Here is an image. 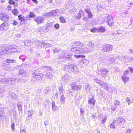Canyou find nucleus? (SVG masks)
Instances as JSON below:
<instances>
[{"label":"nucleus","mask_w":133,"mask_h":133,"mask_svg":"<svg viewBox=\"0 0 133 133\" xmlns=\"http://www.w3.org/2000/svg\"><path fill=\"white\" fill-rule=\"evenodd\" d=\"M0 81L1 82L6 84L10 85L15 84L17 82L23 81V80L22 79H16L15 78H2Z\"/></svg>","instance_id":"f257e3e1"},{"label":"nucleus","mask_w":133,"mask_h":133,"mask_svg":"<svg viewBox=\"0 0 133 133\" xmlns=\"http://www.w3.org/2000/svg\"><path fill=\"white\" fill-rule=\"evenodd\" d=\"M63 55L61 56V58H65V59L70 61H73L71 56L72 54L67 50L63 51Z\"/></svg>","instance_id":"f03ea898"},{"label":"nucleus","mask_w":133,"mask_h":133,"mask_svg":"<svg viewBox=\"0 0 133 133\" xmlns=\"http://www.w3.org/2000/svg\"><path fill=\"white\" fill-rule=\"evenodd\" d=\"M95 49L94 43L92 42H89L87 44L85 51L88 52H91L93 51Z\"/></svg>","instance_id":"7ed1b4c3"},{"label":"nucleus","mask_w":133,"mask_h":133,"mask_svg":"<svg viewBox=\"0 0 133 133\" xmlns=\"http://www.w3.org/2000/svg\"><path fill=\"white\" fill-rule=\"evenodd\" d=\"M102 48L101 49L103 52H108L111 51L113 46L110 44H104L102 45Z\"/></svg>","instance_id":"20e7f679"},{"label":"nucleus","mask_w":133,"mask_h":133,"mask_svg":"<svg viewBox=\"0 0 133 133\" xmlns=\"http://www.w3.org/2000/svg\"><path fill=\"white\" fill-rule=\"evenodd\" d=\"M32 75L34 78L37 80H38L42 79L43 76L42 74L37 73L36 70H34L32 71Z\"/></svg>","instance_id":"39448f33"},{"label":"nucleus","mask_w":133,"mask_h":133,"mask_svg":"<svg viewBox=\"0 0 133 133\" xmlns=\"http://www.w3.org/2000/svg\"><path fill=\"white\" fill-rule=\"evenodd\" d=\"M93 95L91 94L89 96V99L88 101V103L90 105H92L94 106L95 104L96 100L93 97Z\"/></svg>","instance_id":"423d86ee"},{"label":"nucleus","mask_w":133,"mask_h":133,"mask_svg":"<svg viewBox=\"0 0 133 133\" xmlns=\"http://www.w3.org/2000/svg\"><path fill=\"white\" fill-rule=\"evenodd\" d=\"M116 121L117 125H123L125 122L124 119L119 117L117 118Z\"/></svg>","instance_id":"0eeeda50"},{"label":"nucleus","mask_w":133,"mask_h":133,"mask_svg":"<svg viewBox=\"0 0 133 133\" xmlns=\"http://www.w3.org/2000/svg\"><path fill=\"white\" fill-rule=\"evenodd\" d=\"M35 21L38 24H40L43 22L44 19L42 17L38 16L34 18Z\"/></svg>","instance_id":"6e6552de"},{"label":"nucleus","mask_w":133,"mask_h":133,"mask_svg":"<svg viewBox=\"0 0 133 133\" xmlns=\"http://www.w3.org/2000/svg\"><path fill=\"white\" fill-rule=\"evenodd\" d=\"M8 23L6 22H4L0 26V30L5 31L9 28Z\"/></svg>","instance_id":"1a4fd4ad"},{"label":"nucleus","mask_w":133,"mask_h":133,"mask_svg":"<svg viewBox=\"0 0 133 133\" xmlns=\"http://www.w3.org/2000/svg\"><path fill=\"white\" fill-rule=\"evenodd\" d=\"M106 62L110 64H113L115 63V59L114 57H108L105 59Z\"/></svg>","instance_id":"9d476101"},{"label":"nucleus","mask_w":133,"mask_h":133,"mask_svg":"<svg viewBox=\"0 0 133 133\" xmlns=\"http://www.w3.org/2000/svg\"><path fill=\"white\" fill-rule=\"evenodd\" d=\"M101 74L102 77H105L108 74L109 72V70L106 68H102L100 69Z\"/></svg>","instance_id":"9b49d317"},{"label":"nucleus","mask_w":133,"mask_h":133,"mask_svg":"<svg viewBox=\"0 0 133 133\" xmlns=\"http://www.w3.org/2000/svg\"><path fill=\"white\" fill-rule=\"evenodd\" d=\"M107 18V22L108 25L110 26H111L114 24V22L112 21V18L111 16L109 15H107L106 16Z\"/></svg>","instance_id":"f8f14e48"},{"label":"nucleus","mask_w":133,"mask_h":133,"mask_svg":"<svg viewBox=\"0 0 133 133\" xmlns=\"http://www.w3.org/2000/svg\"><path fill=\"white\" fill-rule=\"evenodd\" d=\"M0 18L3 21H7L9 18L7 14L2 13L0 14Z\"/></svg>","instance_id":"ddd939ff"},{"label":"nucleus","mask_w":133,"mask_h":133,"mask_svg":"<svg viewBox=\"0 0 133 133\" xmlns=\"http://www.w3.org/2000/svg\"><path fill=\"white\" fill-rule=\"evenodd\" d=\"M75 68H76V66H74L73 65H68L66 67V69L69 72L73 71Z\"/></svg>","instance_id":"4468645a"},{"label":"nucleus","mask_w":133,"mask_h":133,"mask_svg":"<svg viewBox=\"0 0 133 133\" xmlns=\"http://www.w3.org/2000/svg\"><path fill=\"white\" fill-rule=\"evenodd\" d=\"M19 75L23 77L27 75L26 73L23 69H21L19 70Z\"/></svg>","instance_id":"2eb2a0df"},{"label":"nucleus","mask_w":133,"mask_h":133,"mask_svg":"<svg viewBox=\"0 0 133 133\" xmlns=\"http://www.w3.org/2000/svg\"><path fill=\"white\" fill-rule=\"evenodd\" d=\"M100 86L106 90H108L109 89V87L108 84L103 81L101 82Z\"/></svg>","instance_id":"dca6fc26"},{"label":"nucleus","mask_w":133,"mask_h":133,"mask_svg":"<svg viewBox=\"0 0 133 133\" xmlns=\"http://www.w3.org/2000/svg\"><path fill=\"white\" fill-rule=\"evenodd\" d=\"M84 12L83 10H79V13H76L75 15L77 19H79L81 18V14L84 15Z\"/></svg>","instance_id":"f3484780"},{"label":"nucleus","mask_w":133,"mask_h":133,"mask_svg":"<svg viewBox=\"0 0 133 133\" xmlns=\"http://www.w3.org/2000/svg\"><path fill=\"white\" fill-rule=\"evenodd\" d=\"M30 43H34V44L36 45H39V41L36 39V38L31 39L30 40Z\"/></svg>","instance_id":"a211bd4d"},{"label":"nucleus","mask_w":133,"mask_h":133,"mask_svg":"<svg viewBox=\"0 0 133 133\" xmlns=\"http://www.w3.org/2000/svg\"><path fill=\"white\" fill-rule=\"evenodd\" d=\"M79 49V46L78 45H73L72 48H71V50L72 51H76L78 52Z\"/></svg>","instance_id":"6ab92c4d"},{"label":"nucleus","mask_w":133,"mask_h":133,"mask_svg":"<svg viewBox=\"0 0 133 133\" xmlns=\"http://www.w3.org/2000/svg\"><path fill=\"white\" fill-rule=\"evenodd\" d=\"M133 98L131 97H128L126 98V101L128 103L129 105L132 103Z\"/></svg>","instance_id":"aec40b11"},{"label":"nucleus","mask_w":133,"mask_h":133,"mask_svg":"<svg viewBox=\"0 0 133 133\" xmlns=\"http://www.w3.org/2000/svg\"><path fill=\"white\" fill-rule=\"evenodd\" d=\"M121 77L123 82L124 83H125L127 82L128 81L129 77L127 76H122Z\"/></svg>","instance_id":"412c9836"},{"label":"nucleus","mask_w":133,"mask_h":133,"mask_svg":"<svg viewBox=\"0 0 133 133\" xmlns=\"http://www.w3.org/2000/svg\"><path fill=\"white\" fill-rule=\"evenodd\" d=\"M79 51H78V52H76V54L79 53L81 54V53H85V50L83 48H82V47L80 46H79Z\"/></svg>","instance_id":"4be33fe9"},{"label":"nucleus","mask_w":133,"mask_h":133,"mask_svg":"<svg viewBox=\"0 0 133 133\" xmlns=\"http://www.w3.org/2000/svg\"><path fill=\"white\" fill-rule=\"evenodd\" d=\"M117 124L115 120H114L113 121V122L110 125V128H111L114 129L116 126L117 125Z\"/></svg>","instance_id":"5701e85b"},{"label":"nucleus","mask_w":133,"mask_h":133,"mask_svg":"<svg viewBox=\"0 0 133 133\" xmlns=\"http://www.w3.org/2000/svg\"><path fill=\"white\" fill-rule=\"evenodd\" d=\"M70 78V76L65 74L63 75L62 77V79L64 81L67 80Z\"/></svg>","instance_id":"b1692460"},{"label":"nucleus","mask_w":133,"mask_h":133,"mask_svg":"<svg viewBox=\"0 0 133 133\" xmlns=\"http://www.w3.org/2000/svg\"><path fill=\"white\" fill-rule=\"evenodd\" d=\"M5 62L6 63H15L16 62V61L15 59H6Z\"/></svg>","instance_id":"393cba45"},{"label":"nucleus","mask_w":133,"mask_h":133,"mask_svg":"<svg viewBox=\"0 0 133 133\" xmlns=\"http://www.w3.org/2000/svg\"><path fill=\"white\" fill-rule=\"evenodd\" d=\"M15 46V48L12 49H10L7 52L9 54H14V52H16L15 49L17 48V46L15 45H14Z\"/></svg>","instance_id":"a878e982"},{"label":"nucleus","mask_w":133,"mask_h":133,"mask_svg":"<svg viewBox=\"0 0 133 133\" xmlns=\"http://www.w3.org/2000/svg\"><path fill=\"white\" fill-rule=\"evenodd\" d=\"M41 70L43 69V70H51L52 69V68L50 66H42L41 67Z\"/></svg>","instance_id":"bb28decb"},{"label":"nucleus","mask_w":133,"mask_h":133,"mask_svg":"<svg viewBox=\"0 0 133 133\" xmlns=\"http://www.w3.org/2000/svg\"><path fill=\"white\" fill-rule=\"evenodd\" d=\"M51 91V89L50 88H46L44 89L43 91V93L44 94H48L49 92Z\"/></svg>","instance_id":"cd10ccee"},{"label":"nucleus","mask_w":133,"mask_h":133,"mask_svg":"<svg viewBox=\"0 0 133 133\" xmlns=\"http://www.w3.org/2000/svg\"><path fill=\"white\" fill-rule=\"evenodd\" d=\"M60 96V102L61 104H64L65 103V97H64V95H62Z\"/></svg>","instance_id":"c85d7f7f"},{"label":"nucleus","mask_w":133,"mask_h":133,"mask_svg":"<svg viewBox=\"0 0 133 133\" xmlns=\"http://www.w3.org/2000/svg\"><path fill=\"white\" fill-rule=\"evenodd\" d=\"M63 88L62 86L59 87V94L60 95H64L63 94Z\"/></svg>","instance_id":"c756f323"},{"label":"nucleus","mask_w":133,"mask_h":133,"mask_svg":"<svg viewBox=\"0 0 133 133\" xmlns=\"http://www.w3.org/2000/svg\"><path fill=\"white\" fill-rule=\"evenodd\" d=\"M105 31V29L103 26L100 27L97 29V31L101 32H104Z\"/></svg>","instance_id":"7c9ffc66"},{"label":"nucleus","mask_w":133,"mask_h":133,"mask_svg":"<svg viewBox=\"0 0 133 133\" xmlns=\"http://www.w3.org/2000/svg\"><path fill=\"white\" fill-rule=\"evenodd\" d=\"M119 59L122 61L123 63H125L127 61L126 60V58L124 56H122L119 58Z\"/></svg>","instance_id":"2f4dec72"},{"label":"nucleus","mask_w":133,"mask_h":133,"mask_svg":"<svg viewBox=\"0 0 133 133\" xmlns=\"http://www.w3.org/2000/svg\"><path fill=\"white\" fill-rule=\"evenodd\" d=\"M45 76L47 78L50 79L52 78L53 76L49 72L46 73V74H45Z\"/></svg>","instance_id":"473e14b6"},{"label":"nucleus","mask_w":133,"mask_h":133,"mask_svg":"<svg viewBox=\"0 0 133 133\" xmlns=\"http://www.w3.org/2000/svg\"><path fill=\"white\" fill-rule=\"evenodd\" d=\"M22 105L20 104L19 103L17 104L18 108L19 113L22 112Z\"/></svg>","instance_id":"72a5a7b5"},{"label":"nucleus","mask_w":133,"mask_h":133,"mask_svg":"<svg viewBox=\"0 0 133 133\" xmlns=\"http://www.w3.org/2000/svg\"><path fill=\"white\" fill-rule=\"evenodd\" d=\"M76 83L74 82H72L71 83L70 85L71 86L72 90H74L75 88L76 85Z\"/></svg>","instance_id":"f704fd0d"},{"label":"nucleus","mask_w":133,"mask_h":133,"mask_svg":"<svg viewBox=\"0 0 133 133\" xmlns=\"http://www.w3.org/2000/svg\"><path fill=\"white\" fill-rule=\"evenodd\" d=\"M30 40H26L24 42V45L26 46H29L30 45Z\"/></svg>","instance_id":"c9c22d12"},{"label":"nucleus","mask_w":133,"mask_h":133,"mask_svg":"<svg viewBox=\"0 0 133 133\" xmlns=\"http://www.w3.org/2000/svg\"><path fill=\"white\" fill-rule=\"evenodd\" d=\"M12 12L15 15H17L18 13L17 9H14L12 10Z\"/></svg>","instance_id":"e433bc0d"},{"label":"nucleus","mask_w":133,"mask_h":133,"mask_svg":"<svg viewBox=\"0 0 133 133\" xmlns=\"http://www.w3.org/2000/svg\"><path fill=\"white\" fill-rule=\"evenodd\" d=\"M41 44L43 45L46 46V47H49L50 46H51V45L49 43L47 44L45 42H42L41 43Z\"/></svg>","instance_id":"4c0bfd02"},{"label":"nucleus","mask_w":133,"mask_h":133,"mask_svg":"<svg viewBox=\"0 0 133 133\" xmlns=\"http://www.w3.org/2000/svg\"><path fill=\"white\" fill-rule=\"evenodd\" d=\"M94 81L96 83L99 84L100 85H101V83L102 82L101 80L98 79L97 78H96L94 79Z\"/></svg>","instance_id":"58836bf2"},{"label":"nucleus","mask_w":133,"mask_h":133,"mask_svg":"<svg viewBox=\"0 0 133 133\" xmlns=\"http://www.w3.org/2000/svg\"><path fill=\"white\" fill-rule=\"evenodd\" d=\"M29 16L30 17L32 18L35 17L36 16V15L32 12H30V14H29Z\"/></svg>","instance_id":"ea45409f"},{"label":"nucleus","mask_w":133,"mask_h":133,"mask_svg":"<svg viewBox=\"0 0 133 133\" xmlns=\"http://www.w3.org/2000/svg\"><path fill=\"white\" fill-rule=\"evenodd\" d=\"M58 11V10H56L52 11V13L53 16H55L57 15V13Z\"/></svg>","instance_id":"a19ab883"},{"label":"nucleus","mask_w":133,"mask_h":133,"mask_svg":"<svg viewBox=\"0 0 133 133\" xmlns=\"http://www.w3.org/2000/svg\"><path fill=\"white\" fill-rule=\"evenodd\" d=\"M90 87L88 85H86V87L85 88V90L87 92H89L90 90Z\"/></svg>","instance_id":"79ce46f5"},{"label":"nucleus","mask_w":133,"mask_h":133,"mask_svg":"<svg viewBox=\"0 0 133 133\" xmlns=\"http://www.w3.org/2000/svg\"><path fill=\"white\" fill-rule=\"evenodd\" d=\"M81 86L80 85H76L75 88V90L76 89L78 90H79L81 88Z\"/></svg>","instance_id":"37998d69"},{"label":"nucleus","mask_w":133,"mask_h":133,"mask_svg":"<svg viewBox=\"0 0 133 133\" xmlns=\"http://www.w3.org/2000/svg\"><path fill=\"white\" fill-rule=\"evenodd\" d=\"M25 56L24 55H22L20 56L19 58L20 59H22V61H24L25 60Z\"/></svg>","instance_id":"c03bdc74"},{"label":"nucleus","mask_w":133,"mask_h":133,"mask_svg":"<svg viewBox=\"0 0 133 133\" xmlns=\"http://www.w3.org/2000/svg\"><path fill=\"white\" fill-rule=\"evenodd\" d=\"M59 19L60 20L61 22L63 23H65L66 20L65 19L62 17H60Z\"/></svg>","instance_id":"a18cd8bd"},{"label":"nucleus","mask_w":133,"mask_h":133,"mask_svg":"<svg viewBox=\"0 0 133 133\" xmlns=\"http://www.w3.org/2000/svg\"><path fill=\"white\" fill-rule=\"evenodd\" d=\"M52 22H50L48 23L47 25V28L48 29H49L52 26Z\"/></svg>","instance_id":"49530a36"},{"label":"nucleus","mask_w":133,"mask_h":133,"mask_svg":"<svg viewBox=\"0 0 133 133\" xmlns=\"http://www.w3.org/2000/svg\"><path fill=\"white\" fill-rule=\"evenodd\" d=\"M4 109L3 108H1L0 109V115H4Z\"/></svg>","instance_id":"de8ad7c7"},{"label":"nucleus","mask_w":133,"mask_h":133,"mask_svg":"<svg viewBox=\"0 0 133 133\" xmlns=\"http://www.w3.org/2000/svg\"><path fill=\"white\" fill-rule=\"evenodd\" d=\"M24 17L22 15H20L18 16V18L19 20L22 21L23 20H24Z\"/></svg>","instance_id":"09e8293b"},{"label":"nucleus","mask_w":133,"mask_h":133,"mask_svg":"<svg viewBox=\"0 0 133 133\" xmlns=\"http://www.w3.org/2000/svg\"><path fill=\"white\" fill-rule=\"evenodd\" d=\"M120 103L119 101L117 100H115L114 102V106H116V107Z\"/></svg>","instance_id":"8fccbe9b"},{"label":"nucleus","mask_w":133,"mask_h":133,"mask_svg":"<svg viewBox=\"0 0 133 133\" xmlns=\"http://www.w3.org/2000/svg\"><path fill=\"white\" fill-rule=\"evenodd\" d=\"M10 96H11V98L12 99H16V96L14 94V93H12L11 94V95H10Z\"/></svg>","instance_id":"3c124183"},{"label":"nucleus","mask_w":133,"mask_h":133,"mask_svg":"<svg viewBox=\"0 0 133 133\" xmlns=\"http://www.w3.org/2000/svg\"><path fill=\"white\" fill-rule=\"evenodd\" d=\"M9 3L10 5H14L15 3V2L13 0H10L9 2Z\"/></svg>","instance_id":"603ef678"},{"label":"nucleus","mask_w":133,"mask_h":133,"mask_svg":"<svg viewBox=\"0 0 133 133\" xmlns=\"http://www.w3.org/2000/svg\"><path fill=\"white\" fill-rule=\"evenodd\" d=\"M54 27L56 29H58L59 27V24L58 23H56L54 25Z\"/></svg>","instance_id":"864d4df0"},{"label":"nucleus","mask_w":133,"mask_h":133,"mask_svg":"<svg viewBox=\"0 0 133 133\" xmlns=\"http://www.w3.org/2000/svg\"><path fill=\"white\" fill-rule=\"evenodd\" d=\"M107 118V116H106L104 117V118L102 120V122L103 124H104L106 121Z\"/></svg>","instance_id":"5fc2aeb1"},{"label":"nucleus","mask_w":133,"mask_h":133,"mask_svg":"<svg viewBox=\"0 0 133 133\" xmlns=\"http://www.w3.org/2000/svg\"><path fill=\"white\" fill-rule=\"evenodd\" d=\"M53 16V14L52 12H50L46 14V16L48 17L51 16Z\"/></svg>","instance_id":"6e6d98bb"},{"label":"nucleus","mask_w":133,"mask_h":133,"mask_svg":"<svg viewBox=\"0 0 133 133\" xmlns=\"http://www.w3.org/2000/svg\"><path fill=\"white\" fill-rule=\"evenodd\" d=\"M26 129H22V127H21L20 129V133H25Z\"/></svg>","instance_id":"4d7b16f0"},{"label":"nucleus","mask_w":133,"mask_h":133,"mask_svg":"<svg viewBox=\"0 0 133 133\" xmlns=\"http://www.w3.org/2000/svg\"><path fill=\"white\" fill-rule=\"evenodd\" d=\"M85 11L88 14V15L91 13L89 9H85Z\"/></svg>","instance_id":"13d9d810"},{"label":"nucleus","mask_w":133,"mask_h":133,"mask_svg":"<svg viewBox=\"0 0 133 133\" xmlns=\"http://www.w3.org/2000/svg\"><path fill=\"white\" fill-rule=\"evenodd\" d=\"M84 110L83 109H80V112H81V115L82 116H83L84 115Z\"/></svg>","instance_id":"bf43d9fd"},{"label":"nucleus","mask_w":133,"mask_h":133,"mask_svg":"<svg viewBox=\"0 0 133 133\" xmlns=\"http://www.w3.org/2000/svg\"><path fill=\"white\" fill-rule=\"evenodd\" d=\"M93 15L91 12L90 14H88V17L90 19H91L92 18Z\"/></svg>","instance_id":"052dcab7"},{"label":"nucleus","mask_w":133,"mask_h":133,"mask_svg":"<svg viewBox=\"0 0 133 133\" xmlns=\"http://www.w3.org/2000/svg\"><path fill=\"white\" fill-rule=\"evenodd\" d=\"M129 71L128 70H126L124 72L122 76H127V75L129 73Z\"/></svg>","instance_id":"680f3d73"},{"label":"nucleus","mask_w":133,"mask_h":133,"mask_svg":"<svg viewBox=\"0 0 133 133\" xmlns=\"http://www.w3.org/2000/svg\"><path fill=\"white\" fill-rule=\"evenodd\" d=\"M12 22L13 25L14 26L17 25L18 24L17 22L14 20H13Z\"/></svg>","instance_id":"e2e57ef3"},{"label":"nucleus","mask_w":133,"mask_h":133,"mask_svg":"<svg viewBox=\"0 0 133 133\" xmlns=\"http://www.w3.org/2000/svg\"><path fill=\"white\" fill-rule=\"evenodd\" d=\"M53 51L54 52H57L58 53L59 52V50H57L56 48H55V49L53 50Z\"/></svg>","instance_id":"0e129e2a"},{"label":"nucleus","mask_w":133,"mask_h":133,"mask_svg":"<svg viewBox=\"0 0 133 133\" xmlns=\"http://www.w3.org/2000/svg\"><path fill=\"white\" fill-rule=\"evenodd\" d=\"M117 108V107L116 106H114V105H112L111 107V109L113 111H114L115 109Z\"/></svg>","instance_id":"69168bd1"},{"label":"nucleus","mask_w":133,"mask_h":133,"mask_svg":"<svg viewBox=\"0 0 133 133\" xmlns=\"http://www.w3.org/2000/svg\"><path fill=\"white\" fill-rule=\"evenodd\" d=\"M16 52H17L18 53H21L22 52V50L19 49H15Z\"/></svg>","instance_id":"338daca9"},{"label":"nucleus","mask_w":133,"mask_h":133,"mask_svg":"<svg viewBox=\"0 0 133 133\" xmlns=\"http://www.w3.org/2000/svg\"><path fill=\"white\" fill-rule=\"evenodd\" d=\"M96 30H97V29L96 28H92L91 30V31L92 32H95Z\"/></svg>","instance_id":"774afa93"}]
</instances>
